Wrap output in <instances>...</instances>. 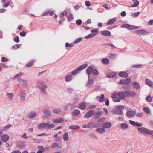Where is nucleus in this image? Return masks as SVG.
Wrapping results in <instances>:
<instances>
[{"instance_id":"nucleus-1","label":"nucleus","mask_w":153,"mask_h":153,"mask_svg":"<svg viewBox=\"0 0 153 153\" xmlns=\"http://www.w3.org/2000/svg\"><path fill=\"white\" fill-rule=\"evenodd\" d=\"M38 85H36L37 88L41 89V92L43 95L46 94L45 89L47 88V86L45 85V83L42 80H39L38 82Z\"/></svg>"},{"instance_id":"nucleus-2","label":"nucleus","mask_w":153,"mask_h":153,"mask_svg":"<svg viewBox=\"0 0 153 153\" xmlns=\"http://www.w3.org/2000/svg\"><path fill=\"white\" fill-rule=\"evenodd\" d=\"M135 93L131 91L119 92L118 93H114L111 96H135Z\"/></svg>"},{"instance_id":"nucleus-3","label":"nucleus","mask_w":153,"mask_h":153,"mask_svg":"<svg viewBox=\"0 0 153 153\" xmlns=\"http://www.w3.org/2000/svg\"><path fill=\"white\" fill-rule=\"evenodd\" d=\"M116 107L117 109L113 110L111 112L114 114L119 115L123 114V112L122 110L124 109V107L122 105H119L116 106Z\"/></svg>"},{"instance_id":"nucleus-4","label":"nucleus","mask_w":153,"mask_h":153,"mask_svg":"<svg viewBox=\"0 0 153 153\" xmlns=\"http://www.w3.org/2000/svg\"><path fill=\"white\" fill-rule=\"evenodd\" d=\"M137 129L140 133L143 134H146L150 135L152 134V132L151 130L145 127H138L137 128Z\"/></svg>"},{"instance_id":"nucleus-5","label":"nucleus","mask_w":153,"mask_h":153,"mask_svg":"<svg viewBox=\"0 0 153 153\" xmlns=\"http://www.w3.org/2000/svg\"><path fill=\"white\" fill-rule=\"evenodd\" d=\"M88 66V65L86 64H83L82 65L79 66L77 69L76 70H74L72 71L71 74L73 75H74L77 74L79 71L84 69Z\"/></svg>"},{"instance_id":"nucleus-6","label":"nucleus","mask_w":153,"mask_h":153,"mask_svg":"<svg viewBox=\"0 0 153 153\" xmlns=\"http://www.w3.org/2000/svg\"><path fill=\"white\" fill-rule=\"evenodd\" d=\"M135 114V112L133 111H127L126 113L127 117L131 118L133 117Z\"/></svg>"},{"instance_id":"nucleus-7","label":"nucleus","mask_w":153,"mask_h":153,"mask_svg":"<svg viewBox=\"0 0 153 153\" xmlns=\"http://www.w3.org/2000/svg\"><path fill=\"white\" fill-rule=\"evenodd\" d=\"M135 33L138 35H145L148 34V32L144 29H143L140 30H137L135 31Z\"/></svg>"},{"instance_id":"nucleus-8","label":"nucleus","mask_w":153,"mask_h":153,"mask_svg":"<svg viewBox=\"0 0 153 153\" xmlns=\"http://www.w3.org/2000/svg\"><path fill=\"white\" fill-rule=\"evenodd\" d=\"M17 80L18 82L22 85L27 87V83L26 81L22 79L19 77H18Z\"/></svg>"},{"instance_id":"nucleus-9","label":"nucleus","mask_w":153,"mask_h":153,"mask_svg":"<svg viewBox=\"0 0 153 153\" xmlns=\"http://www.w3.org/2000/svg\"><path fill=\"white\" fill-rule=\"evenodd\" d=\"M94 110H90L85 114L84 117L86 118H90L94 114Z\"/></svg>"},{"instance_id":"nucleus-10","label":"nucleus","mask_w":153,"mask_h":153,"mask_svg":"<svg viewBox=\"0 0 153 153\" xmlns=\"http://www.w3.org/2000/svg\"><path fill=\"white\" fill-rule=\"evenodd\" d=\"M131 79L129 78H126L122 80H120L119 83L120 84H128L131 83Z\"/></svg>"},{"instance_id":"nucleus-11","label":"nucleus","mask_w":153,"mask_h":153,"mask_svg":"<svg viewBox=\"0 0 153 153\" xmlns=\"http://www.w3.org/2000/svg\"><path fill=\"white\" fill-rule=\"evenodd\" d=\"M111 122L106 123L102 125V127L104 129H108L110 128L111 126Z\"/></svg>"},{"instance_id":"nucleus-12","label":"nucleus","mask_w":153,"mask_h":153,"mask_svg":"<svg viewBox=\"0 0 153 153\" xmlns=\"http://www.w3.org/2000/svg\"><path fill=\"white\" fill-rule=\"evenodd\" d=\"M102 112L101 111H98L96 112L95 113L94 112V118L95 119H97L99 118L102 114Z\"/></svg>"},{"instance_id":"nucleus-13","label":"nucleus","mask_w":153,"mask_h":153,"mask_svg":"<svg viewBox=\"0 0 153 153\" xmlns=\"http://www.w3.org/2000/svg\"><path fill=\"white\" fill-rule=\"evenodd\" d=\"M36 116V114L35 112L31 111L27 114V117L29 118L32 119L35 117Z\"/></svg>"},{"instance_id":"nucleus-14","label":"nucleus","mask_w":153,"mask_h":153,"mask_svg":"<svg viewBox=\"0 0 153 153\" xmlns=\"http://www.w3.org/2000/svg\"><path fill=\"white\" fill-rule=\"evenodd\" d=\"M9 137L8 135L6 134H4L1 136V140L2 141L6 142L9 140Z\"/></svg>"},{"instance_id":"nucleus-15","label":"nucleus","mask_w":153,"mask_h":153,"mask_svg":"<svg viewBox=\"0 0 153 153\" xmlns=\"http://www.w3.org/2000/svg\"><path fill=\"white\" fill-rule=\"evenodd\" d=\"M93 123H88V124H84L82 125V128H88L94 127Z\"/></svg>"},{"instance_id":"nucleus-16","label":"nucleus","mask_w":153,"mask_h":153,"mask_svg":"<svg viewBox=\"0 0 153 153\" xmlns=\"http://www.w3.org/2000/svg\"><path fill=\"white\" fill-rule=\"evenodd\" d=\"M64 121L63 119L62 118H60L59 119H52L51 121L54 123H61L63 122Z\"/></svg>"},{"instance_id":"nucleus-17","label":"nucleus","mask_w":153,"mask_h":153,"mask_svg":"<svg viewBox=\"0 0 153 153\" xmlns=\"http://www.w3.org/2000/svg\"><path fill=\"white\" fill-rule=\"evenodd\" d=\"M128 125L125 123H122L120 125L121 128L123 130L127 129L128 128Z\"/></svg>"},{"instance_id":"nucleus-18","label":"nucleus","mask_w":153,"mask_h":153,"mask_svg":"<svg viewBox=\"0 0 153 153\" xmlns=\"http://www.w3.org/2000/svg\"><path fill=\"white\" fill-rule=\"evenodd\" d=\"M146 84L151 87H153V82L150 81L148 79H146L145 80Z\"/></svg>"},{"instance_id":"nucleus-19","label":"nucleus","mask_w":153,"mask_h":153,"mask_svg":"<svg viewBox=\"0 0 153 153\" xmlns=\"http://www.w3.org/2000/svg\"><path fill=\"white\" fill-rule=\"evenodd\" d=\"M100 33L102 35L106 36H109L111 35V33L108 31H103L100 32Z\"/></svg>"},{"instance_id":"nucleus-20","label":"nucleus","mask_w":153,"mask_h":153,"mask_svg":"<svg viewBox=\"0 0 153 153\" xmlns=\"http://www.w3.org/2000/svg\"><path fill=\"white\" fill-rule=\"evenodd\" d=\"M47 123H42L39 124L38 126V128L39 129H41L44 128L46 127L47 128Z\"/></svg>"},{"instance_id":"nucleus-21","label":"nucleus","mask_w":153,"mask_h":153,"mask_svg":"<svg viewBox=\"0 0 153 153\" xmlns=\"http://www.w3.org/2000/svg\"><path fill=\"white\" fill-rule=\"evenodd\" d=\"M72 76L70 74H68L65 76V80L66 82H69L72 80Z\"/></svg>"},{"instance_id":"nucleus-22","label":"nucleus","mask_w":153,"mask_h":153,"mask_svg":"<svg viewBox=\"0 0 153 153\" xmlns=\"http://www.w3.org/2000/svg\"><path fill=\"white\" fill-rule=\"evenodd\" d=\"M118 75L121 77H126L128 76V74L126 72H121L119 73Z\"/></svg>"},{"instance_id":"nucleus-23","label":"nucleus","mask_w":153,"mask_h":153,"mask_svg":"<svg viewBox=\"0 0 153 153\" xmlns=\"http://www.w3.org/2000/svg\"><path fill=\"white\" fill-rule=\"evenodd\" d=\"M96 130L97 132H98V133H100V134L103 133L105 131V130L103 128H98L96 129Z\"/></svg>"},{"instance_id":"nucleus-24","label":"nucleus","mask_w":153,"mask_h":153,"mask_svg":"<svg viewBox=\"0 0 153 153\" xmlns=\"http://www.w3.org/2000/svg\"><path fill=\"white\" fill-rule=\"evenodd\" d=\"M43 112L45 115L48 116H50L51 114V111L48 109H44L43 111Z\"/></svg>"},{"instance_id":"nucleus-25","label":"nucleus","mask_w":153,"mask_h":153,"mask_svg":"<svg viewBox=\"0 0 153 153\" xmlns=\"http://www.w3.org/2000/svg\"><path fill=\"white\" fill-rule=\"evenodd\" d=\"M80 114V111L78 109H75L73 111L72 114V115L76 116H78Z\"/></svg>"},{"instance_id":"nucleus-26","label":"nucleus","mask_w":153,"mask_h":153,"mask_svg":"<svg viewBox=\"0 0 153 153\" xmlns=\"http://www.w3.org/2000/svg\"><path fill=\"white\" fill-rule=\"evenodd\" d=\"M93 68L91 66H89L87 69L86 70L88 76H89L92 72Z\"/></svg>"},{"instance_id":"nucleus-27","label":"nucleus","mask_w":153,"mask_h":153,"mask_svg":"<svg viewBox=\"0 0 153 153\" xmlns=\"http://www.w3.org/2000/svg\"><path fill=\"white\" fill-rule=\"evenodd\" d=\"M85 104L84 102L80 103L78 106L79 108L82 110H84L85 108Z\"/></svg>"},{"instance_id":"nucleus-28","label":"nucleus","mask_w":153,"mask_h":153,"mask_svg":"<svg viewBox=\"0 0 153 153\" xmlns=\"http://www.w3.org/2000/svg\"><path fill=\"white\" fill-rule=\"evenodd\" d=\"M69 137L68 134L67 132L65 133L63 135V138L65 141H67L69 139Z\"/></svg>"},{"instance_id":"nucleus-29","label":"nucleus","mask_w":153,"mask_h":153,"mask_svg":"<svg viewBox=\"0 0 153 153\" xmlns=\"http://www.w3.org/2000/svg\"><path fill=\"white\" fill-rule=\"evenodd\" d=\"M113 100L115 102H119L121 100L120 97L118 96H111Z\"/></svg>"},{"instance_id":"nucleus-30","label":"nucleus","mask_w":153,"mask_h":153,"mask_svg":"<svg viewBox=\"0 0 153 153\" xmlns=\"http://www.w3.org/2000/svg\"><path fill=\"white\" fill-rule=\"evenodd\" d=\"M132 85L133 87L136 89H138L139 87V83L136 82H133Z\"/></svg>"},{"instance_id":"nucleus-31","label":"nucleus","mask_w":153,"mask_h":153,"mask_svg":"<svg viewBox=\"0 0 153 153\" xmlns=\"http://www.w3.org/2000/svg\"><path fill=\"white\" fill-rule=\"evenodd\" d=\"M94 81L92 79H89L86 84V86L88 87H90L93 84Z\"/></svg>"},{"instance_id":"nucleus-32","label":"nucleus","mask_w":153,"mask_h":153,"mask_svg":"<svg viewBox=\"0 0 153 153\" xmlns=\"http://www.w3.org/2000/svg\"><path fill=\"white\" fill-rule=\"evenodd\" d=\"M117 74L114 73H109L107 74L106 76L108 78H113L115 77Z\"/></svg>"},{"instance_id":"nucleus-33","label":"nucleus","mask_w":153,"mask_h":153,"mask_svg":"<svg viewBox=\"0 0 153 153\" xmlns=\"http://www.w3.org/2000/svg\"><path fill=\"white\" fill-rule=\"evenodd\" d=\"M80 126L78 125H72L69 126V128L71 129H77L80 128Z\"/></svg>"},{"instance_id":"nucleus-34","label":"nucleus","mask_w":153,"mask_h":153,"mask_svg":"<svg viewBox=\"0 0 153 153\" xmlns=\"http://www.w3.org/2000/svg\"><path fill=\"white\" fill-rule=\"evenodd\" d=\"M53 113L56 114H59L61 112V110L60 108H54L53 110Z\"/></svg>"},{"instance_id":"nucleus-35","label":"nucleus","mask_w":153,"mask_h":153,"mask_svg":"<svg viewBox=\"0 0 153 153\" xmlns=\"http://www.w3.org/2000/svg\"><path fill=\"white\" fill-rule=\"evenodd\" d=\"M117 19L115 18H113L110 19L107 22V24L108 25H110L112 24L115 22Z\"/></svg>"},{"instance_id":"nucleus-36","label":"nucleus","mask_w":153,"mask_h":153,"mask_svg":"<svg viewBox=\"0 0 153 153\" xmlns=\"http://www.w3.org/2000/svg\"><path fill=\"white\" fill-rule=\"evenodd\" d=\"M101 60L102 63L105 64H107L109 62V61L108 59L106 58L102 59Z\"/></svg>"},{"instance_id":"nucleus-37","label":"nucleus","mask_w":153,"mask_h":153,"mask_svg":"<svg viewBox=\"0 0 153 153\" xmlns=\"http://www.w3.org/2000/svg\"><path fill=\"white\" fill-rule=\"evenodd\" d=\"M131 25L128 24H123L121 26V28H127L129 30L130 28H131Z\"/></svg>"},{"instance_id":"nucleus-38","label":"nucleus","mask_w":153,"mask_h":153,"mask_svg":"<svg viewBox=\"0 0 153 153\" xmlns=\"http://www.w3.org/2000/svg\"><path fill=\"white\" fill-rule=\"evenodd\" d=\"M35 61L32 60L26 64V66L27 67H31L33 65Z\"/></svg>"},{"instance_id":"nucleus-39","label":"nucleus","mask_w":153,"mask_h":153,"mask_svg":"<svg viewBox=\"0 0 153 153\" xmlns=\"http://www.w3.org/2000/svg\"><path fill=\"white\" fill-rule=\"evenodd\" d=\"M104 97L105 96H100V97L99 96H97L96 98V99L97 100L99 99V102H101L103 101Z\"/></svg>"},{"instance_id":"nucleus-40","label":"nucleus","mask_w":153,"mask_h":153,"mask_svg":"<svg viewBox=\"0 0 153 153\" xmlns=\"http://www.w3.org/2000/svg\"><path fill=\"white\" fill-rule=\"evenodd\" d=\"M55 126V125L53 124H48L47 123V129H50L51 128H53Z\"/></svg>"},{"instance_id":"nucleus-41","label":"nucleus","mask_w":153,"mask_h":153,"mask_svg":"<svg viewBox=\"0 0 153 153\" xmlns=\"http://www.w3.org/2000/svg\"><path fill=\"white\" fill-rule=\"evenodd\" d=\"M96 35V33L90 34L85 36V38H89L95 36Z\"/></svg>"},{"instance_id":"nucleus-42","label":"nucleus","mask_w":153,"mask_h":153,"mask_svg":"<svg viewBox=\"0 0 153 153\" xmlns=\"http://www.w3.org/2000/svg\"><path fill=\"white\" fill-rule=\"evenodd\" d=\"M139 4V2L138 1H135L131 6V7H136Z\"/></svg>"},{"instance_id":"nucleus-43","label":"nucleus","mask_w":153,"mask_h":153,"mask_svg":"<svg viewBox=\"0 0 153 153\" xmlns=\"http://www.w3.org/2000/svg\"><path fill=\"white\" fill-rule=\"evenodd\" d=\"M59 146V144L57 142L53 143L51 146V148L53 149L55 148L58 147Z\"/></svg>"},{"instance_id":"nucleus-44","label":"nucleus","mask_w":153,"mask_h":153,"mask_svg":"<svg viewBox=\"0 0 153 153\" xmlns=\"http://www.w3.org/2000/svg\"><path fill=\"white\" fill-rule=\"evenodd\" d=\"M38 148L39 150L42 152H44L45 149L42 146H38Z\"/></svg>"},{"instance_id":"nucleus-45","label":"nucleus","mask_w":153,"mask_h":153,"mask_svg":"<svg viewBox=\"0 0 153 153\" xmlns=\"http://www.w3.org/2000/svg\"><path fill=\"white\" fill-rule=\"evenodd\" d=\"M143 110L146 113L149 114L150 113V111L149 108L147 107H144Z\"/></svg>"},{"instance_id":"nucleus-46","label":"nucleus","mask_w":153,"mask_h":153,"mask_svg":"<svg viewBox=\"0 0 153 153\" xmlns=\"http://www.w3.org/2000/svg\"><path fill=\"white\" fill-rule=\"evenodd\" d=\"M92 74L94 75H97L98 74V71L97 70L95 69L93 70Z\"/></svg>"},{"instance_id":"nucleus-47","label":"nucleus","mask_w":153,"mask_h":153,"mask_svg":"<svg viewBox=\"0 0 153 153\" xmlns=\"http://www.w3.org/2000/svg\"><path fill=\"white\" fill-rule=\"evenodd\" d=\"M145 100L147 101L150 102L152 101V97L151 96H147Z\"/></svg>"},{"instance_id":"nucleus-48","label":"nucleus","mask_w":153,"mask_h":153,"mask_svg":"<svg viewBox=\"0 0 153 153\" xmlns=\"http://www.w3.org/2000/svg\"><path fill=\"white\" fill-rule=\"evenodd\" d=\"M108 56V57L111 59H114L116 56V55L113 53H110L109 54Z\"/></svg>"},{"instance_id":"nucleus-49","label":"nucleus","mask_w":153,"mask_h":153,"mask_svg":"<svg viewBox=\"0 0 153 153\" xmlns=\"http://www.w3.org/2000/svg\"><path fill=\"white\" fill-rule=\"evenodd\" d=\"M82 38H79L75 41L74 43L75 44H77L81 41L82 40Z\"/></svg>"},{"instance_id":"nucleus-50","label":"nucleus","mask_w":153,"mask_h":153,"mask_svg":"<svg viewBox=\"0 0 153 153\" xmlns=\"http://www.w3.org/2000/svg\"><path fill=\"white\" fill-rule=\"evenodd\" d=\"M135 114L137 117H141L143 116V114L142 113H137Z\"/></svg>"},{"instance_id":"nucleus-51","label":"nucleus","mask_w":153,"mask_h":153,"mask_svg":"<svg viewBox=\"0 0 153 153\" xmlns=\"http://www.w3.org/2000/svg\"><path fill=\"white\" fill-rule=\"evenodd\" d=\"M91 137L92 138L97 139V138L95 134L94 133H91L90 134Z\"/></svg>"},{"instance_id":"nucleus-52","label":"nucleus","mask_w":153,"mask_h":153,"mask_svg":"<svg viewBox=\"0 0 153 153\" xmlns=\"http://www.w3.org/2000/svg\"><path fill=\"white\" fill-rule=\"evenodd\" d=\"M19 94L21 96H24L26 95V93L25 91H21L19 93Z\"/></svg>"},{"instance_id":"nucleus-53","label":"nucleus","mask_w":153,"mask_h":153,"mask_svg":"<svg viewBox=\"0 0 153 153\" xmlns=\"http://www.w3.org/2000/svg\"><path fill=\"white\" fill-rule=\"evenodd\" d=\"M12 125L11 124H8L7 126H5L4 127V130H7L9 129L10 127L12 126Z\"/></svg>"},{"instance_id":"nucleus-54","label":"nucleus","mask_w":153,"mask_h":153,"mask_svg":"<svg viewBox=\"0 0 153 153\" xmlns=\"http://www.w3.org/2000/svg\"><path fill=\"white\" fill-rule=\"evenodd\" d=\"M140 13V12H135L134 13H133L132 14V15L133 17H137L138 16Z\"/></svg>"},{"instance_id":"nucleus-55","label":"nucleus","mask_w":153,"mask_h":153,"mask_svg":"<svg viewBox=\"0 0 153 153\" xmlns=\"http://www.w3.org/2000/svg\"><path fill=\"white\" fill-rule=\"evenodd\" d=\"M129 122L131 124V125H133L134 126L136 125L137 122H136L134 121H132L131 120H129Z\"/></svg>"},{"instance_id":"nucleus-56","label":"nucleus","mask_w":153,"mask_h":153,"mask_svg":"<svg viewBox=\"0 0 153 153\" xmlns=\"http://www.w3.org/2000/svg\"><path fill=\"white\" fill-rule=\"evenodd\" d=\"M23 75V73L22 72H19V74H17L15 76V78L16 77L17 79L18 78V77H19L20 78V76H21Z\"/></svg>"},{"instance_id":"nucleus-57","label":"nucleus","mask_w":153,"mask_h":153,"mask_svg":"<svg viewBox=\"0 0 153 153\" xmlns=\"http://www.w3.org/2000/svg\"><path fill=\"white\" fill-rule=\"evenodd\" d=\"M93 124L94 127L95 126V127H98L101 126L100 124L98 123H93Z\"/></svg>"},{"instance_id":"nucleus-58","label":"nucleus","mask_w":153,"mask_h":153,"mask_svg":"<svg viewBox=\"0 0 153 153\" xmlns=\"http://www.w3.org/2000/svg\"><path fill=\"white\" fill-rule=\"evenodd\" d=\"M14 41L16 43H19V42L20 40L18 36H16L14 38Z\"/></svg>"},{"instance_id":"nucleus-59","label":"nucleus","mask_w":153,"mask_h":153,"mask_svg":"<svg viewBox=\"0 0 153 153\" xmlns=\"http://www.w3.org/2000/svg\"><path fill=\"white\" fill-rule=\"evenodd\" d=\"M104 45H108V46H109L111 47H112L113 48V49H114L115 48V46L112 44H109L107 43V44H104Z\"/></svg>"},{"instance_id":"nucleus-60","label":"nucleus","mask_w":153,"mask_h":153,"mask_svg":"<svg viewBox=\"0 0 153 153\" xmlns=\"http://www.w3.org/2000/svg\"><path fill=\"white\" fill-rule=\"evenodd\" d=\"M19 47V44H16L14 46H13V48L14 49H18Z\"/></svg>"},{"instance_id":"nucleus-61","label":"nucleus","mask_w":153,"mask_h":153,"mask_svg":"<svg viewBox=\"0 0 153 153\" xmlns=\"http://www.w3.org/2000/svg\"><path fill=\"white\" fill-rule=\"evenodd\" d=\"M68 19L69 21L73 19L72 15L71 14V15L68 16Z\"/></svg>"},{"instance_id":"nucleus-62","label":"nucleus","mask_w":153,"mask_h":153,"mask_svg":"<svg viewBox=\"0 0 153 153\" xmlns=\"http://www.w3.org/2000/svg\"><path fill=\"white\" fill-rule=\"evenodd\" d=\"M138 28V27L136 26H132L131 28L129 29V30H131L133 29H137Z\"/></svg>"},{"instance_id":"nucleus-63","label":"nucleus","mask_w":153,"mask_h":153,"mask_svg":"<svg viewBox=\"0 0 153 153\" xmlns=\"http://www.w3.org/2000/svg\"><path fill=\"white\" fill-rule=\"evenodd\" d=\"M76 23L78 25H80L82 23V21L80 19H78L76 21Z\"/></svg>"},{"instance_id":"nucleus-64","label":"nucleus","mask_w":153,"mask_h":153,"mask_svg":"<svg viewBox=\"0 0 153 153\" xmlns=\"http://www.w3.org/2000/svg\"><path fill=\"white\" fill-rule=\"evenodd\" d=\"M20 35L21 36H25L26 35L25 32L24 31H23L21 32L20 33Z\"/></svg>"}]
</instances>
